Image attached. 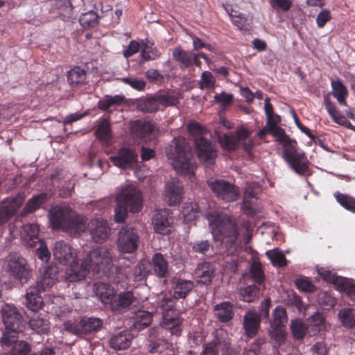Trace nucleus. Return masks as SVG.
Instances as JSON below:
<instances>
[{
  "mask_svg": "<svg viewBox=\"0 0 355 355\" xmlns=\"http://www.w3.org/2000/svg\"><path fill=\"white\" fill-rule=\"evenodd\" d=\"M210 343L214 344L218 349H224L230 346L231 339L225 330L220 329L216 331L215 338Z\"/></svg>",
  "mask_w": 355,
  "mask_h": 355,
  "instance_id": "obj_40",
  "label": "nucleus"
},
{
  "mask_svg": "<svg viewBox=\"0 0 355 355\" xmlns=\"http://www.w3.org/2000/svg\"><path fill=\"white\" fill-rule=\"evenodd\" d=\"M134 300V295L130 291L122 292L117 295L115 294L110 308L114 312L121 313L127 309Z\"/></svg>",
  "mask_w": 355,
  "mask_h": 355,
  "instance_id": "obj_26",
  "label": "nucleus"
},
{
  "mask_svg": "<svg viewBox=\"0 0 355 355\" xmlns=\"http://www.w3.org/2000/svg\"><path fill=\"white\" fill-rule=\"evenodd\" d=\"M140 106L141 110L146 112H155L160 108L155 94L144 101Z\"/></svg>",
  "mask_w": 355,
  "mask_h": 355,
  "instance_id": "obj_55",
  "label": "nucleus"
},
{
  "mask_svg": "<svg viewBox=\"0 0 355 355\" xmlns=\"http://www.w3.org/2000/svg\"><path fill=\"white\" fill-rule=\"evenodd\" d=\"M166 155L177 173L191 178L196 166L191 159V147L184 137L174 138L166 148Z\"/></svg>",
  "mask_w": 355,
  "mask_h": 355,
  "instance_id": "obj_2",
  "label": "nucleus"
},
{
  "mask_svg": "<svg viewBox=\"0 0 355 355\" xmlns=\"http://www.w3.org/2000/svg\"><path fill=\"white\" fill-rule=\"evenodd\" d=\"M194 276L199 283L209 284L214 276V267L207 262L199 263L194 271Z\"/></svg>",
  "mask_w": 355,
  "mask_h": 355,
  "instance_id": "obj_28",
  "label": "nucleus"
},
{
  "mask_svg": "<svg viewBox=\"0 0 355 355\" xmlns=\"http://www.w3.org/2000/svg\"><path fill=\"white\" fill-rule=\"evenodd\" d=\"M158 130L155 124L146 119H139L132 122L131 131L132 134L143 139H147Z\"/></svg>",
  "mask_w": 355,
  "mask_h": 355,
  "instance_id": "obj_22",
  "label": "nucleus"
},
{
  "mask_svg": "<svg viewBox=\"0 0 355 355\" xmlns=\"http://www.w3.org/2000/svg\"><path fill=\"white\" fill-rule=\"evenodd\" d=\"M155 95L159 107L175 106L179 103L178 98L170 92H158Z\"/></svg>",
  "mask_w": 355,
  "mask_h": 355,
  "instance_id": "obj_48",
  "label": "nucleus"
},
{
  "mask_svg": "<svg viewBox=\"0 0 355 355\" xmlns=\"http://www.w3.org/2000/svg\"><path fill=\"white\" fill-rule=\"evenodd\" d=\"M334 197L343 207L352 213H355V198L340 192H336Z\"/></svg>",
  "mask_w": 355,
  "mask_h": 355,
  "instance_id": "obj_46",
  "label": "nucleus"
},
{
  "mask_svg": "<svg viewBox=\"0 0 355 355\" xmlns=\"http://www.w3.org/2000/svg\"><path fill=\"white\" fill-rule=\"evenodd\" d=\"M297 288L302 291L313 293L316 290V287L308 279L300 278L295 281Z\"/></svg>",
  "mask_w": 355,
  "mask_h": 355,
  "instance_id": "obj_60",
  "label": "nucleus"
},
{
  "mask_svg": "<svg viewBox=\"0 0 355 355\" xmlns=\"http://www.w3.org/2000/svg\"><path fill=\"white\" fill-rule=\"evenodd\" d=\"M114 218L116 222H123L128 211L137 213L142 207L141 192L133 185L128 184L121 188L116 197Z\"/></svg>",
  "mask_w": 355,
  "mask_h": 355,
  "instance_id": "obj_4",
  "label": "nucleus"
},
{
  "mask_svg": "<svg viewBox=\"0 0 355 355\" xmlns=\"http://www.w3.org/2000/svg\"><path fill=\"white\" fill-rule=\"evenodd\" d=\"M139 243V236L134 227L126 225L119 232L116 244L121 252L132 253L137 250Z\"/></svg>",
  "mask_w": 355,
  "mask_h": 355,
  "instance_id": "obj_10",
  "label": "nucleus"
},
{
  "mask_svg": "<svg viewBox=\"0 0 355 355\" xmlns=\"http://www.w3.org/2000/svg\"><path fill=\"white\" fill-rule=\"evenodd\" d=\"M183 187L177 178H172L166 183L165 198L169 205H176L182 199Z\"/></svg>",
  "mask_w": 355,
  "mask_h": 355,
  "instance_id": "obj_20",
  "label": "nucleus"
},
{
  "mask_svg": "<svg viewBox=\"0 0 355 355\" xmlns=\"http://www.w3.org/2000/svg\"><path fill=\"white\" fill-rule=\"evenodd\" d=\"M19 332H14L13 331L6 329L3 334L1 344L4 347H9L12 343H15L17 340V334Z\"/></svg>",
  "mask_w": 355,
  "mask_h": 355,
  "instance_id": "obj_62",
  "label": "nucleus"
},
{
  "mask_svg": "<svg viewBox=\"0 0 355 355\" xmlns=\"http://www.w3.org/2000/svg\"><path fill=\"white\" fill-rule=\"evenodd\" d=\"M1 316L6 329L13 331L14 332H22L24 324L21 315L18 312L17 308L10 304H4L1 308Z\"/></svg>",
  "mask_w": 355,
  "mask_h": 355,
  "instance_id": "obj_13",
  "label": "nucleus"
},
{
  "mask_svg": "<svg viewBox=\"0 0 355 355\" xmlns=\"http://www.w3.org/2000/svg\"><path fill=\"white\" fill-rule=\"evenodd\" d=\"M114 256L110 249L101 246L92 250L85 257L93 275L101 277L112 268Z\"/></svg>",
  "mask_w": 355,
  "mask_h": 355,
  "instance_id": "obj_6",
  "label": "nucleus"
},
{
  "mask_svg": "<svg viewBox=\"0 0 355 355\" xmlns=\"http://www.w3.org/2000/svg\"><path fill=\"white\" fill-rule=\"evenodd\" d=\"M25 200V193H19L16 196L8 198L0 204V226L13 216Z\"/></svg>",
  "mask_w": 355,
  "mask_h": 355,
  "instance_id": "obj_14",
  "label": "nucleus"
},
{
  "mask_svg": "<svg viewBox=\"0 0 355 355\" xmlns=\"http://www.w3.org/2000/svg\"><path fill=\"white\" fill-rule=\"evenodd\" d=\"M250 273L256 283L261 284L263 282L264 275L259 263H253L252 264Z\"/></svg>",
  "mask_w": 355,
  "mask_h": 355,
  "instance_id": "obj_63",
  "label": "nucleus"
},
{
  "mask_svg": "<svg viewBox=\"0 0 355 355\" xmlns=\"http://www.w3.org/2000/svg\"><path fill=\"white\" fill-rule=\"evenodd\" d=\"M49 218L53 230H60L72 236H80L87 229V218L66 203L52 207Z\"/></svg>",
  "mask_w": 355,
  "mask_h": 355,
  "instance_id": "obj_1",
  "label": "nucleus"
},
{
  "mask_svg": "<svg viewBox=\"0 0 355 355\" xmlns=\"http://www.w3.org/2000/svg\"><path fill=\"white\" fill-rule=\"evenodd\" d=\"M332 94L337 99L338 103L347 105L346 97L348 94L347 87L340 80L331 81Z\"/></svg>",
  "mask_w": 355,
  "mask_h": 355,
  "instance_id": "obj_39",
  "label": "nucleus"
},
{
  "mask_svg": "<svg viewBox=\"0 0 355 355\" xmlns=\"http://www.w3.org/2000/svg\"><path fill=\"white\" fill-rule=\"evenodd\" d=\"M308 323V328L310 330V336L315 335L324 327V320L322 315L319 313H314L310 318H309Z\"/></svg>",
  "mask_w": 355,
  "mask_h": 355,
  "instance_id": "obj_43",
  "label": "nucleus"
},
{
  "mask_svg": "<svg viewBox=\"0 0 355 355\" xmlns=\"http://www.w3.org/2000/svg\"><path fill=\"white\" fill-rule=\"evenodd\" d=\"M97 137L102 141H107L111 136L110 124L107 120H103L98 125L96 132Z\"/></svg>",
  "mask_w": 355,
  "mask_h": 355,
  "instance_id": "obj_54",
  "label": "nucleus"
},
{
  "mask_svg": "<svg viewBox=\"0 0 355 355\" xmlns=\"http://www.w3.org/2000/svg\"><path fill=\"white\" fill-rule=\"evenodd\" d=\"M152 318V313L140 310L132 318V327L135 330L141 331L150 326Z\"/></svg>",
  "mask_w": 355,
  "mask_h": 355,
  "instance_id": "obj_31",
  "label": "nucleus"
},
{
  "mask_svg": "<svg viewBox=\"0 0 355 355\" xmlns=\"http://www.w3.org/2000/svg\"><path fill=\"white\" fill-rule=\"evenodd\" d=\"M174 300L171 295H162L156 302L155 311L162 315V325L172 334L179 335L181 331L182 320L179 313L173 309Z\"/></svg>",
  "mask_w": 355,
  "mask_h": 355,
  "instance_id": "obj_5",
  "label": "nucleus"
},
{
  "mask_svg": "<svg viewBox=\"0 0 355 355\" xmlns=\"http://www.w3.org/2000/svg\"><path fill=\"white\" fill-rule=\"evenodd\" d=\"M182 214L187 222H191L197 218L198 211L196 207V205L191 204L190 206L185 205L183 207Z\"/></svg>",
  "mask_w": 355,
  "mask_h": 355,
  "instance_id": "obj_59",
  "label": "nucleus"
},
{
  "mask_svg": "<svg viewBox=\"0 0 355 355\" xmlns=\"http://www.w3.org/2000/svg\"><path fill=\"white\" fill-rule=\"evenodd\" d=\"M232 23L241 30H248L252 24V17L243 14H237L236 11H232L230 13Z\"/></svg>",
  "mask_w": 355,
  "mask_h": 355,
  "instance_id": "obj_37",
  "label": "nucleus"
},
{
  "mask_svg": "<svg viewBox=\"0 0 355 355\" xmlns=\"http://www.w3.org/2000/svg\"><path fill=\"white\" fill-rule=\"evenodd\" d=\"M216 79L210 71H205L201 74L200 80L198 83L200 89H213L215 87Z\"/></svg>",
  "mask_w": 355,
  "mask_h": 355,
  "instance_id": "obj_53",
  "label": "nucleus"
},
{
  "mask_svg": "<svg viewBox=\"0 0 355 355\" xmlns=\"http://www.w3.org/2000/svg\"><path fill=\"white\" fill-rule=\"evenodd\" d=\"M250 134L243 126H239L234 132L218 135V141L223 148L230 151L235 150L239 148L243 140L249 138Z\"/></svg>",
  "mask_w": 355,
  "mask_h": 355,
  "instance_id": "obj_12",
  "label": "nucleus"
},
{
  "mask_svg": "<svg viewBox=\"0 0 355 355\" xmlns=\"http://www.w3.org/2000/svg\"><path fill=\"white\" fill-rule=\"evenodd\" d=\"M206 218L216 240L220 241L227 248L235 243L239 232L234 217L223 212L211 211Z\"/></svg>",
  "mask_w": 355,
  "mask_h": 355,
  "instance_id": "obj_3",
  "label": "nucleus"
},
{
  "mask_svg": "<svg viewBox=\"0 0 355 355\" xmlns=\"http://www.w3.org/2000/svg\"><path fill=\"white\" fill-rule=\"evenodd\" d=\"M93 290L101 302L105 304H109V306L116 294L114 288L111 285L100 282L94 284Z\"/></svg>",
  "mask_w": 355,
  "mask_h": 355,
  "instance_id": "obj_27",
  "label": "nucleus"
},
{
  "mask_svg": "<svg viewBox=\"0 0 355 355\" xmlns=\"http://www.w3.org/2000/svg\"><path fill=\"white\" fill-rule=\"evenodd\" d=\"M259 288L256 285H250L240 290V298L246 302H253L259 297Z\"/></svg>",
  "mask_w": 355,
  "mask_h": 355,
  "instance_id": "obj_47",
  "label": "nucleus"
},
{
  "mask_svg": "<svg viewBox=\"0 0 355 355\" xmlns=\"http://www.w3.org/2000/svg\"><path fill=\"white\" fill-rule=\"evenodd\" d=\"M58 273L59 268L54 264H50L40 268V275L37 283V290L44 291L51 288L58 279Z\"/></svg>",
  "mask_w": 355,
  "mask_h": 355,
  "instance_id": "obj_17",
  "label": "nucleus"
},
{
  "mask_svg": "<svg viewBox=\"0 0 355 355\" xmlns=\"http://www.w3.org/2000/svg\"><path fill=\"white\" fill-rule=\"evenodd\" d=\"M121 80L123 83L130 85L131 87L137 90H143L146 86L145 81L139 78H135L132 77H125L122 78Z\"/></svg>",
  "mask_w": 355,
  "mask_h": 355,
  "instance_id": "obj_61",
  "label": "nucleus"
},
{
  "mask_svg": "<svg viewBox=\"0 0 355 355\" xmlns=\"http://www.w3.org/2000/svg\"><path fill=\"white\" fill-rule=\"evenodd\" d=\"M31 351L29 345L24 341L17 342L11 349L12 355H27Z\"/></svg>",
  "mask_w": 355,
  "mask_h": 355,
  "instance_id": "obj_57",
  "label": "nucleus"
},
{
  "mask_svg": "<svg viewBox=\"0 0 355 355\" xmlns=\"http://www.w3.org/2000/svg\"><path fill=\"white\" fill-rule=\"evenodd\" d=\"M46 198V194L45 193L33 196L26 203L21 215L26 216L37 210L44 202Z\"/></svg>",
  "mask_w": 355,
  "mask_h": 355,
  "instance_id": "obj_38",
  "label": "nucleus"
},
{
  "mask_svg": "<svg viewBox=\"0 0 355 355\" xmlns=\"http://www.w3.org/2000/svg\"><path fill=\"white\" fill-rule=\"evenodd\" d=\"M266 255L274 266L283 267L287 264L285 255L277 248L268 251Z\"/></svg>",
  "mask_w": 355,
  "mask_h": 355,
  "instance_id": "obj_50",
  "label": "nucleus"
},
{
  "mask_svg": "<svg viewBox=\"0 0 355 355\" xmlns=\"http://www.w3.org/2000/svg\"><path fill=\"white\" fill-rule=\"evenodd\" d=\"M39 225L36 223H28L23 225L20 232L22 242L27 247H35L42 239L38 236Z\"/></svg>",
  "mask_w": 355,
  "mask_h": 355,
  "instance_id": "obj_24",
  "label": "nucleus"
},
{
  "mask_svg": "<svg viewBox=\"0 0 355 355\" xmlns=\"http://www.w3.org/2000/svg\"><path fill=\"white\" fill-rule=\"evenodd\" d=\"M103 324V322L98 318H83L80 322L76 324L69 322L64 324V328L66 331L79 336L96 332L99 331Z\"/></svg>",
  "mask_w": 355,
  "mask_h": 355,
  "instance_id": "obj_11",
  "label": "nucleus"
},
{
  "mask_svg": "<svg viewBox=\"0 0 355 355\" xmlns=\"http://www.w3.org/2000/svg\"><path fill=\"white\" fill-rule=\"evenodd\" d=\"M152 262L155 274L159 277H165L168 273V263L159 252L155 253L153 258Z\"/></svg>",
  "mask_w": 355,
  "mask_h": 355,
  "instance_id": "obj_32",
  "label": "nucleus"
},
{
  "mask_svg": "<svg viewBox=\"0 0 355 355\" xmlns=\"http://www.w3.org/2000/svg\"><path fill=\"white\" fill-rule=\"evenodd\" d=\"M334 284L338 288L347 294H355V284L350 279L337 276Z\"/></svg>",
  "mask_w": 355,
  "mask_h": 355,
  "instance_id": "obj_45",
  "label": "nucleus"
},
{
  "mask_svg": "<svg viewBox=\"0 0 355 355\" xmlns=\"http://www.w3.org/2000/svg\"><path fill=\"white\" fill-rule=\"evenodd\" d=\"M172 55L173 59L180 64L181 69L189 68L191 66V58H193V52L178 47L173 49Z\"/></svg>",
  "mask_w": 355,
  "mask_h": 355,
  "instance_id": "obj_34",
  "label": "nucleus"
},
{
  "mask_svg": "<svg viewBox=\"0 0 355 355\" xmlns=\"http://www.w3.org/2000/svg\"><path fill=\"white\" fill-rule=\"evenodd\" d=\"M169 210L166 209L156 211L153 218L155 231L160 234H166L171 232L172 220L169 216Z\"/></svg>",
  "mask_w": 355,
  "mask_h": 355,
  "instance_id": "obj_21",
  "label": "nucleus"
},
{
  "mask_svg": "<svg viewBox=\"0 0 355 355\" xmlns=\"http://www.w3.org/2000/svg\"><path fill=\"white\" fill-rule=\"evenodd\" d=\"M149 268L148 261L144 260L139 262L133 270L132 275L134 279L137 282L143 280L147 276Z\"/></svg>",
  "mask_w": 355,
  "mask_h": 355,
  "instance_id": "obj_51",
  "label": "nucleus"
},
{
  "mask_svg": "<svg viewBox=\"0 0 355 355\" xmlns=\"http://www.w3.org/2000/svg\"><path fill=\"white\" fill-rule=\"evenodd\" d=\"M6 270L11 277L21 284H26L32 277V270L26 259L16 254L8 257Z\"/></svg>",
  "mask_w": 355,
  "mask_h": 355,
  "instance_id": "obj_8",
  "label": "nucleus"
},
{
  "mask_svg": "<svg viewBox=\"0 0 355 355\" xmlns=\"http://www.w3.org/2000/svg\"><path fill=\"white\" fill-rule=\"evenodd\" d=\"M79 21L80 24L85 28L94 27L98 24V16L96 12L90 10L83 14Z\"/></svg>",
  "mask_w": 355,
  "mask_h": 355,
  "instance_id": "obj_52",
  "label": "nucleus"
},
{
  "mask_svg": "<svg viewBox=\"0 0 355 355\" xmlns=\"http://www.w3.org/2000/svg\"><path fill=\"white\" fill-rule=\"evenodd\" d=\"M88 229L92 239L99 243L105 242L111 233V229L107 221L98 218L90 221L88 224Z\"/></svg>",
  "mask_w": 355,
  "mask_h": 355,
  "instance_id": "obj_18",
  "label": "nucleus"
},
{
  "mask_svg": "<svg viewBox=\"0 0 355 355\" xmlns=\"http://www.w3.org/2000/svg\"><path fill=\"white\" fill-rule=\"evenodd\" d=\"M137 155L133 150L123 148L117 154L110 157L116 166L123 169L133 168L136 166Z\"/></svg>",
  "mask_w": 355,
  "mask_h": 355,
  "instance_id": "obj_19",
  "label": "nucleus"
},
{
  "mask_svg": "<svg viewBox=\"0 0 355 355\" xmlns=\"http://www.w3.org/2000/svg\"><path fill=\"white\" fill-rule=\"evenodd\" d=\"M214 315L222 322H227L232 319L234 312L230 302H223L216 304L214 308Z\"/></svg>",
  "mask_w": 355,
  "mask_h": 355,
  "instance_id": "obj_30",
  "label": "nucleus"
},
{
  "mask_svg": "<svg viewBox=\"0 0 355 355\" xmlns=\"http://www.w3.org/2000/svg\"><path fill=\"white\" fill-rule=\"evenodd\" d=\"M195 144L198 157L208 164L214 163L217 156L215 145L203 137H196Z\"/></svg>",
  "mask_w": 355,
  "mask_h": 355,
  "instance_id": "obj_15",
  "label": "nucleus"
},
{
  "mask_svg": "<svg viewBox=\"0 0 355 355\" xmlns=\"http://www.w3.org/2000/svg\"><path fill=\"white\" fill-rule=\"evenodd\" d=\"M288 321L286 309L281 306H277L272 311V320L270 325L272 327H285Z\"/></svg>",
  "mask_w": 355,
  "mask_h": 355,
  "instance_id": "obj_44",
  "label": "nucleus"
},
{
  "mask_svg": "<svg viewBox=\"0 0 355 355\" xmlns=\"http://www.w3.org/2000/svg\"><path fill=\"white\" fill-rule=\"evenodd\" d=\"M67 80L71 85L83 84L86 80V72L79 67H74L68 72Z\"/></svg>",
  "mask_w": 355,
  "mask_h": 355,
  "instance_id": "obj_41",
  "label": "nucleus"
},
{
  "mask_svg": "<svg viewBox=\"0 0 355 355\" xmlns=\"http://www.w3.org/2000/svg\"><path fill=\"white\" fill-rule=\"evenodd\" d=\"M338 317L345 328H355V309L352 308L345 307L340 310Z\"/></svg>",
  "mask_w": 355,
  "mask_h": 355,
  "instance_id": "obj_36",
  "label": "nucleus"
},
{
  "mask_svg": "<svg viewBox=\"0 0 355 355\" xmlns=\"http://www.w3.org/2000/svg\"><path fill=\"white\" fill-rule=\"evenodd\" d=\"M193 283L186 279H178L173 287V297L175 299L184 298L193 289Z\"/></svg>",
  "mask_w": 355,
  "mask_h": 355,
  "instance_id": "obj_35",
  "label": "nucleus"
},
{
  "mask_svg": "<svg viewBox=\"0 0 355 355\" xmlns=\"http://www.w3.org/2000/svg\"><path fill=\"white\" fill-rule=\"evenodd\" d=\"M269 334L270 337L279 344L284 342L285 337L284 327H272V325H270Z\"/></svg>",
  "mask_w": 355,
  "mask_h": 355,
  "instance_id": "obj_58",
  "label": "nucleus"
},
{
  "mask_svg": "<svg viewBox=\"0 0 355 355\" xmlns=\"http://www.w3.org/2000/svg\"><path fill=\"white\" fill-rule=\"evenodd\" d=\"M132 336L128 331H123L114 335L110 340V346L116 350L125 349L130 347Z\"/></svg>",
  "mask_w": 355,
  "mask_h": 355,
  "instance_id": "obj_29",
  "label": "nucleus"
},
{
  "mask_svg": "<svg viewBox=\"0 0 355 355\" xmlns=\"http://www.w3.org/2000/svg\"><path fill=\"white\" fill-rule=\"evenodd\" d=\"M30 327L37 334H46L50 329L47 319L40 314L35 313L29 320Z\"/></svg>",
  "mask_w": 355,
  "mask_h": 355,
  "instance_id": "obj_33",
  "label": "nucleus"
},
{
  "mask_svg": "<svg viewBox=\"0 0 355 355\" xmlns=\"http://www.w3.org/2000/svg\"><path fill=\"white\" fill-rule=\"evenodd\" d=\"M318 298L319 303L327 309L334 307L336 303L335 298L327 292H320Z\"/></svg>",
  "mask_w": 355,
  "mask_h": 355,
  "instance_id": "obj_56",
  "label": "nucleus"
},
{
  "mask_svg": "<svg viewBox=\"0 0 355 355\" xmlns=\"http://www.w3.org/2000/svg\"><path fill=\"white\" fill-rule=\"evenodd\" d=\"M55 259L62 264H67L74 257L73 249L63 241L55 242L53 248Z\"/></svg>",
  "mask_w": 355,
  "mask_h": 355,
  "instance_id": "obj_25",
  "label": "nucleus"
},
{
  "mask_svg": "<svg viewBox=\"0 0 355 355\" xmlns=\"http://www.w3.org/2000/svg\"><path fill=\"white\" fill-rule=\"evenodd\" d=\"M264 340L261 338H257L245 348L246 355H256L259 352L261 346L263 344Z\"/></svg>",
  "mask_w": 355,
  "mask_h": 355,
  "instance_id": "obj_64",
  "label": "nucleus"
},
{
  "mask_svg": "<svg viewBox=\"0 0 355 355\" xmlns=\"http://www.w3.org/2000/svg\"><path fill=\"white\" fill-rule=\"evenodd\" d=\"M91 272L89 263L85 258L71 263L65 270V279L69 282L83 280Z\"/></svg>",
  "mask_w": 355,
  "mask_h": 355,
  "instance_id": "obj_16",
  "label": "nucleus"
},
{
  "mask_svg": "<svg viewBox=\"0 0 355 355\" xmlns=\"http://www.w3.org/2000/svg\"><path fill=\"white\" fill-rule=\"evenodd\" d=\"M260 315L254 310H250L243 316V326L245 335L249 338L254 337L260 328Z\"/></svg>",
  "mask_w": 355,
  "mask_h": 355,
  "instance_id": "obj_23",
  "label": "nucleus"
},
{
  "mask_svg": "<svg viewBox=\"0 0 355 355\" xmlns=\"http://www.w3.org/2000/svg\"><path fill=\"white\" fill-rule=\"evenodd\" d=\"M285 143H281L283 146V155L289 166L299 175H310L308 162L306 160L304 153H297V143L295 140L287 138Z\"/></svg>",
  "mask_w": 355,
  "mask_h": 355,
  "instance_id": "obj_7",
  "label": "nucleus"
},
{
  "mask_svg": "<svg viewBox=\"0 0 355 355\" xmlns=\"http://www.w3.org/2000/svg\"><path fill=\"white\" fill-rule=\"evenodd\" d=\"M42 297L36 293L33 289L27 292L26 304L28 309L33 311H37L42 307Z\"/></svg>",
  "mask_w": 355,
  "mask_h": 355,
  "instance_id": "obj_42",
  "label": "nucleus"
},
{
  "mask_svg": "<svg viewBox=\"0 0 355 355\" xmlns=\"http://www.w3.org/2000/svg\"><path fill=\"white\" fill-rule=\"evenodd\" d=\"M291 330L293 336L297 339L304 337L306 333L309 334V329L302 320H294L291 322Z\"/></svg>",
  "mask_w": 355,
  "mask_h": 355,
  "instance_id": "obj_49",
  "label": "nucleus"
},
{
  "mask_svg": "<svg viewBox=\"0 0 355 355\" xmlns=\"http://www.w3.org/2000/svg\"><path fill=\"white\" fill-rule=\"evenodd\" d=\"M207 184L218 200L226 202H234L239 196V188L226 180H209Z\"/></svg>",
  "mask_w": 355,
  "mask_h": 355,
  "instance_id": "obj_9",
  "label": "nucleus"
}]
</instances>
